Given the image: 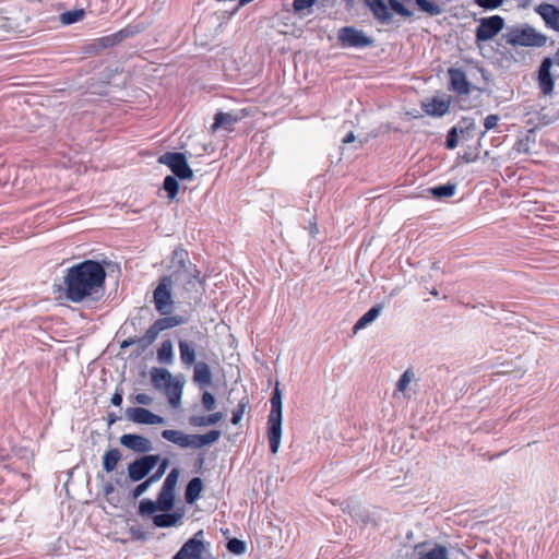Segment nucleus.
Here are the masks:
<instances>
[{
  "label": "nucleus",
  "instance_id": "obj_23",
  "mask_svg": "<svg viewBox=\"0 0 559 559\" xmlns=\"http://www.w3.org/2000/svg\"><path fill=\"white\" fill-rule=\"evenodd\" d=\"M193 366V381L200 388L211 385L213 381V374L210 366L204 361H198Z\"/></svg>",
  "mask_w": 559,
  "mask_h": 559
},
{
  "label": "nucleus",
  "instance_id": "obj_20",
  "mask_svg": "<svg viewBox=\"0 0 559 559\" xmlns=\"http://www.w3.org/2000/svg\"><path fill=\"white\" fill-rule=\"evenodd\" d=\"M162 512L163 513H160V514L153 513L151 515L153 524L156 527L166 528V527L176 526L180 522V520L183 518V512L181 510H178L175 512H170V511H162Z\"/></svg>",
  "mask_w": 559,
  "mask_h": 559
},
{
  "label": "nucleus",
  "instance_id": "obj_30",
  "mask_svg": "<svg viewBox=\"0 0 559 559\" xmlns=\"http://www.w3.org/2000/svg\"><path fill=\"white\" fill-rule=\"evenodd\" d=\"M122 454L119 449L114 448L107 450L103 455V468L107 473H111L116 469Z\"/></svg>",
  "mask_w": 559,
  "mask_h": 559
},
{
  "label": "nucleus",
  "instance_id": "obj_2",
  "mask_svg": "<svg viewBox=\"0 0 559 559\" xmlns=\"http://www.w3.org/2000/svg\"><path fill=\"white\" fill-rule=\"evenodd\" d=\"M169 269L171 272L167 276L188 293L195 289L198 284H203L198 266L190 261L188 251L182 247L173 251Z\"/></svg>",
  "mask_w": 559,
  "mask_h": 559
},
{
  "label": "nucleus",
  "instance_id": "obj_50",
  "mask_svg": "<svg viewBox=\"0 0 559 559\" xmlns=\"http://www.w3.org/2000/svg\"><path fill=\"white\" fill-rule=\"evenodd\" d=\"M134 399H135V402L141 405H151L153 403V399L145 393L136 394Z\"/></svg>",
  "mask_w": 559,
  "mask_h": 559
},
{
  "label": "nucleus",
  "instance_id": "obj_57",
  "mask_svg": "<svg viewBox=\"0 0 559 559\" xmlns=\"http://www.w3.org/2000/svg\"><path fill=\"white\" fill-rule=\"evenodd\" d=\"M439 269H440L439 263L438 262H433L432 265H431V270L439 271Z\"/></svg>",
  "mask_w": 559,
  "mask_h": 559
},
{
  "label": "nucleus",
  "instance_id": "obj_13",
  "mask_svg": "<svg viewBox=\"0 0 559 559\" xmlns=\"http://www.w3.org/2000/svg\"><path fill=\"white\" fill-rule=\"evenodd\" d=\"M187 319L182 316H164L163 318L157 319L147 330H146V338L152 341L153 343L156 341L158 334L165 330L176 328L178 325L185 324Z\"/></svg>",
  "mask_w": 559,
  "mask_h": 559
},
{
  "label": "nucleus",
  "instance_id": "obj_44",
  "mask_svg": "<svg viewBox=\"0 0 559 559\" xmlns=\"http://www.w3.org/2000/svg\"><path fill=\"white\" fill-rule=\"evenodd\" d=\"M457 140H459V130L456 127H452L447 134L445 139V147L448 150H453L457 146Z\"/></svg>",
  "mask_w": 559,
  "mask_h": 559
},
{
  "label": "nucleus",
  "instance_id": "obj_3",
  "mask_svg": "<svg viewBox=\"0 0 559 559\" xmlns=\"http://www.w3.org/2000/svg\"><path fill=\"white\" fill-rule=\"evenodd\" d=\"M179 475V468H173L163 483L157 500L142 499L139 503L138 513L141 516H145L152 515L157 511H171L176 502V486Z\"/></svg>",
  "mask_w": 559,
  "mask_h": 559
},
{
  "label": "nucleus",
  "instance_id": "obj_31",
  "mask_svg": "<svg viewBox=\"0 0 559 559\" xmlns=\"http://www.w3.org/2000/svg\"><path fill=\"white\" fill-rule=\"evenodd\" d=\"M223 416L224 415L221 412H216L207 416H191L189 418V424L193 427L212 426L221 421L223 419Z\"/></svg>",
  "mask_w": 559,
  "mask_h": 559
},
{
  "label": "nucleus",
  "instance_id": "obj_10",
  "mask_svg": "<svg viewBox=\"0 0 559 559\" xmlns=\"http://www.w3.org/2000/svg\"><path fill=\"white\" fill-rule=\"evenodd\" d=\"M337 39L343 47L366 48L374 45V39L367 36L361 29L354 26H344L338 29Z\"/></svg>",
  "mask_w": 559,
  "mask_h": 559
},
{
  "label": "nucleus",
  "instance_id": "obj_51",
  "mask_svg": "<svg viewBox=\"0 0 559 559\" xmlns=\"http://www.w3.org/2000/svg\"><path fill=\"white\" fill-rule=\"evenodd\" d=\"M157 468L156 471L159 472L162 475H164L169 466V460L168 459H162L160 457V461L157 463Z\"/></svg>",
  "mask_w": 559,
  "mask_h": 559
},
{
  "label": "nucleus",
  "instance_id": "obj_16",
  "mask_svg": "<svg viewBox=\"0 0 559 559\" xmlns=\"http://www.w3.org/2000/svg\"><path fill=\"white\" fill-rule=\"evenodd\" d=\"M126 416L129 420L141 425H160L165 423L164 417L144 407H128Z\"/></svg>",
  "mask_w": 559,
  "mask_h": 559
},
{
  "label": "nucleus",
  "instance_id": "obj_32",
  "mask_svg": "<svg viewBox=\"0 0 559 559\" xmlns=\"http://www.w3.org/2000/svg\"><path fill=\"white\" fill-rule=\"evenodd\" d=\"M157 360L164 365H170L174 361V346L170 340L163 341L157 349Z\"/></svg>",
  "mask_w": 559,
  "mask_h": 559
},
{
  "label": "nucleus",
  "instance_id": "obj_5",
  "mask_svg": "<svg viewBox=\"0 0 559 559\" xmlns=\"http://www.w3.org/2000/svg\"><path fill=\"white\" fill-rule=\"evenodd\" d=\"M364 2L371 11L373 17L382 25H388L392 22L393 14L391 11L405 19L413 16V12L400 0H388V4L383 0H364Z\"/></svg>",
  "mask_w": 559,
  "mask_h": 559
},
{
  "label": "nucleus",
  "instance_id": "obj_41",
  "mask_svg": "<svg viewBox=\"0 0 559 559\" xmlns=\"http://www.w3.org/2000/svg\"><path fill=\"white\" fill-rule=\"evenodd\" d=\"M460 132L463 138H472L474 135V131L476 129V124L474 119L472 118H463L461 121Z\"/></svg>",
  "mask_w": 559,
  "mask_h": 559
},
{
  "label": "nucleus",
  "instance_id": "obj_21",
  "mask_svg": "<svg viewBox=\"0 0 559 559\" xmlns=\"http://www.w3.org/2000/svg\"><path fill=\"white\" fill-rule=\"evenodd\" d=\"M182 389L183 381H179L177 379H173L162 388L164 394L166 395L169 404L173 407H178L180 405L182 397Z\"/></svg>",
  "mask_w": 559,
  "mask_h": 559
},
{
  "label": "nucleus",
  "instance_id": "obj_4",
  "mask_svg": "<svg viewBox=\"0 0 559 559\" xmlns=\"http://www.w3.org/2000/svg\"><path fill=\"white\" fill-rule=\"evenodd\" d=\"M270 402L271 411L267 416V439L271 452L276 454L281 445L283 421L282 392L277 385L272 393Z\"/></svg>",
  "mask_w": 559,
  "mask_h": 559
},
{
  "label": "nucleus",
  "instance_id": "obj_49",
  "mask_svg": "<svg viewBox=\"0 0 559 559\" xmlns=\"http://www.w3.org/2000/svg\"><path fill=\"white\" fill-rule=\"evenodd\" d=\"M122 401H123V390L121 388H117L115 393L111 396L110 402L114 406H120L122 404Z\"/></svg>",
  "mask_w": 559,
  "mask_h": 559
},
{
  "label": "nucleus",
  "instance_id": "obj_45",
  "mask_svg": "<svg viewBox=\"0 0 559 559\" xmlns=\"http://www.w3.org/2000/svg\"><path fill=\"white\" fill-rule=\"evenodd\" d=\"M201 402H202L204 409L207 412L214 411L216 407L215 396L209 391L203 392Z\"/></svg>",
  "mask_w": 559,
  "mask_h": 559
},
{
  "label": "nucleus",
  "instance_id": "obj_25",
  "mask_svg": "<svg viewBox=\"0 0 559 559\" xmlns=\"http://www.w3.org/2000/svg\"><path fill=\"white\" fill-rule=\"evenodd\" d=\"M383 305L377 304L372 306L366 313H364L355 323L353 332L357 333L359 330L365 329L368 324L372 323L382 312Z\"/></svg>",
  "mask_w": 559,
  "mask_h": 559
},
{
  "label": "nucleus",
  "instance_id": "obj_15",
  "mask_svg": "<svg viewBox=\"0 0 559 559\" xmlns=\"http://www.w3.org/2000/svg\"><path fill=\"white\" fill-rule=\"evenodd\" d=\"M248 116L246 109L240 111L223 112L218 111L214 116V123L212 124V131L215 132L217 129H224L227 132L234 130V126Z\"/></svg>",
  "mask_w": 559,
  "mask_h": 559
},
{
  "label": "nucleus",
  "instance_id": "obj_34",
  "mask_svg": "<svg viewBox=\"0 0 559 559\" xmlns=\"http://www.w3.org/2000/svg\"><path fill=\"white\" fill-rule=\"evenodd\" d=\"M187 433L180 430L166 429L162 431V437L181 448H188Z\"/></svg>",
  "mask_w": 559,
  "mask_h": 559
},
{
  "label": "nucleus",
  "instance_id": "obj_18",
  "mask_svg": "<svg viewBox=\"0 0 559 559\" xmlns=\"http://www.w3.org/2000/svg\"><path fill=\"white\" fill-rule=\"evenodd\" d=\"M535 12L543 19L545 25L559 33V8L550 3H540Z\"/></svg>",
  "mask_w": 559,
  "mask_h": 559
},
{
  "label": "nucleus",
  "instance_id": "obj_53",
  "mask_svg": "<svg viewBox=\"0 0 559 559\" xmlns=\"http://www.w3.org/2000/svg\"><path fill=\"white\" fill-rule=\"evenodd\" d=\"M103 491H104L105 496L108 497L109 495L115 492V487L110 481H107L103 486Z\"/></svg>",
  "mask_w": 559,
  "mask_h": 559
},
{
  "label": "nucleus",
  "instance_id": "obj_43",
  "mask_svg": "<svg viewBox=\"0 0 559 559\" xmlns=\"http://www.w3.org/2000/svg\"><path fill=\"white\" fill-rule=\"evenodd\" d=\"M317 0H294L293 10L295 14H302L305 10L310 9Z\"/></svg>",
  "mask_w": 559,
  "mask_h": 559
},
{
  "label": "nucleus",
  "instance_id": "obj_39",
  "mask_svg": "<svg viewBox=\"0 0 559 559\" xmlns=\"http://www.w3.org/2000/svg\"><path fill=\"white\" fill-rule=\"evenodd\" d=\"M226 548L234 555H242L247 550V544L238 538H229L226 544Z\"/></svg>",
  "mask_w": 559,
  "mask_h": 559
},
{
  "label": "nucleus",
  "instance_id": "obj_28",
  "mask_svg": "<svg viewBox=\"0 0 559 559\" xmlns=\"http://www.w3.org/2000/svg\"><path fill=\"white\" fill-rule=\"evenodd\" d=\"M178 346L180 359L183 365L191 366L198 362L195 349L192 343L185 340H180Z\"/></svg>",
  "mask_w": 559,
  "mask_h": 559
},
{
  "label": "nucleus",
  "instance_id": "obj_48",
  "mask_svg": "<svg viewBox=\"0 0 559 559\" xmlns=\"http://www.w3.org/2000/svg\"><path fill=\"white\" fill-rule=\"evenodd\" d=\"M150 487L151 485L146 479L141 480V483L132 490V498H140Z\"/></svg>",
  "mask_w": 559,
  "mask_h": 559
},
{
  "label": "nucleus",
  "instance_id": "obj_6",
  "mask_svg": "<svg viewBox=\"0 0 559 559\" xmlns=\"http://www.w3.org/2000/svg\"><path fill=\"white\" fill-rule=\"evenodd\" d=\"M174 283L170 277L163 275L153 292V302L156 311L162 316L170 314L174 310L173 288Z\"/></svg>",
  "mask_w": 559,
  "mask_h": 559
},
{
  "label": "nucleus",
  "instance_id": "obj_7",
  "mask_svg": "<svg viewBox=\"0 0 559 559\" xmlns=\"http://www.w3.org/2000/svg\"><path fill=\"white\" fill-rule=\"evenodd\" d=\"M507 43L511 46L543 47L547 43V36L532 26L513 27L507 35Z\"/></svg>",
  "mask_w": 559,
  "mask_h": 559
},
{
  "label": "nucleus",
  "instance_id": "obj_59",
  "mask_svg": "<svg viewBox=\"0 0 559 559\" xmlns=\"http://www.w3.org/2000/svg\"><path fill=\"white\" fill-rule=\"evenodd\" d=\"M530 0H523L521 7L525 8L528 4Z\"/></svg>",
  "mask_w": 559,
  "mask_h": 559
},
{
  "label": "nucleus",
  "instance_id": "obj_55",
  "mask_svg": "<svg viewBox=\"0 0 559 559\" xmlns=\"http://www.w3.org/2000/svg\"><path fill=\"white\" fill-rule=\"evenodd\" d=\"M119 419L118 416H116L114 413L108 414V426H111Z\"/></svg>",
  "mask_w": 559,
  "mask_h": 559
},
{
  "label": "nucleus",
  "instance_id": "obj_11",
  "mask_svg": "<svg viewBox=\"0 0 559 559\" xmlns=\"http://www.w3.org/2000/svg\"><path fill=\"white\" fill-rule=\"evenodd\" d=\"M554 64L559 67V48L556 50L552 58L545 57L537 70L538 87L544 95H550L554 92L555 81L551 73Z\"/></svg>",
  "mask_w": 559,
  "mask_h": 559
},
{
  "label": "nucleus",
  "instance_id": "obj_47",
  "mask_svg": "<svg viewBox=\"0 0 559 559\" xmlns=\"http://www.w3.org/2000/svg\"><path fill=\"white\" fill-rule=\"evenodd\" d=\"M500 120V117L498 115H489L485 118V121H484V126H485V131L481 132L480 136L483 138L485 134H486V131L487 130H490V129H493L498 126V122Z\"/></svg>",
  "mask_w": 559,
  "mask_h": 559
},
{
  "label": "nucleus",
  "instance_id": "obj_60",
  "mask_svg": "<svg viewBox=\"0 0 559 559\" xmlns=\"http://www.w3.org/2000/svg\"><path fill=\"white\" fill-rule=\"evenodd\" d=\"M430 294H431V295H433V296H438V295H439V293H438V290H437L436 288H433V289L430 292Z\"/></svg>",
  "mask_w": 559,
  "mask_h": 559
},
{
  "label": "nucleus",
  "instance_id": "obj_56",
  "mask_svg": "<svg viewBox=\"0 0 559 559\" xmlns=\"http://www.w3.org/2000/svg\"><path fill=\"white\" fill-rule=\"evenodd\" d=\"M197 463H198L199 468H201L204 463V456L200 455Z\"/></svg>",
  "mask_w": 559,
  "mask_h": 559
},
{
  "label": "nucleus",
  "instance_id": "obj_24",
  "mask_svg": "<svg viewBox=\"0 0 559 559\" xmlns=\"http://www.w3.org/2000/svg\"><path fill=\"white\" fill-rule=\"evenodd\" d=\"M203 480L200 477L190 479L185 489V500L188 504H193L203 491Z\"/></svg>",
  "mask_w": 559,
  "mask_h": 559
},
{
  "label": "nucleus",
  "instance_id": "obj_58",
  "mask_svg": "<svg viewBox=\"0 0 559 559\" xmlns=\"http://www.w3.org/2000/svg\"><path fill=\"white\" fill-rule=\"evenodd\" d=\"M480 72H481L483 78L487 80L488 79L487 78L488 72L486 70H484V69H481Z\"/></svg>",
  "mask_w": 559,
  "mask_h": 559
},
{
  "label": "nucleus",
  "instance_id": "obj_35",
  "mask_svg": "<svg viewBox=\"0 0 559 559\" xmlns=\"http://www.w3.org/2000/svg\"><path fill=\"white\" fill-rule=\"evenodd\" d=\"M418 559H449V551L445 546L436 544L433 548L421 554Z\"/></svg>",
  "mask_w": 559,
  "mask_h": 559
},
{
  "label": "nucleus",
  "instance_id": "obj_12",
  "mask_svg": "<svg viewBox=\"0 0 559 559\" xmlns=\"http://www.w3.org/2000/svg\"><path fill=\"white\" fill-rule=\"evenodd\" d=\"M504 27V19L500 15H491L479 20L475 31L476 43H484L495 38Z\"/></svg>",
  "mask_w": 559,
  "mask_h": 559
},
{
  "label": "nucleus",
  "instance_id": "obj_17",
  "mask_svg": "<svg viewBox=\"0 0 559 559\" xmlns=\"http://www.w3.org/2000/svg\"><path fill=\"white\" fill-rule=\"evenodd\" d=\"M450 84L449 90L457 95H468L472 92V84L467 81L465 72L460 68H450L448 70Z\"/></svg>",
  "mask_w": 559,
  "mask_h": 559
},
{
  "label": "nucleus",
  "instance_id": "obj_22",
  "mask_svg": "<svg viewBox=\"0 0 559 559\" xmlns=\"http://www.w3.org/2000/svg\"><path fill=\"white\" fill-rule=\"evenodd\" d=\"M221 437L219 430H211L204 435H188V448H202L216 442Z\"/></svg>",
  "mask_w": 559,
  "mask_h": 559
},
{
  "label": "nucleus",
  "instance_id": "obj_29",
  "mask_svg": "<svg viewBox=\"0 0 559 559\" xmlns=\"http://www.w3.org/2000/svg\"><path fill=\"white\" fill-rule=\"evenodd\" d=\"M173 379L174 377L170 371L165 368L154 367L151 370V382L156 390H162V388Z\"/></svg>",
  "mask_w": 559,
  "mask_h": 559
},
{
  "label": "nucleus",
  "instance_id": "obj_36",
  "mask_svg": "<svg viewBox=\"0 0 559 559\" xmlns=\"http://www.w3.org/2000/svg\"><path fill=\"white\" fill-rule=\"evenodd\" d=\"M163 189L170 200H175L179 191L178 178L171 175L166 176L163 182Z\"/></svg>",
  "mask_w": 559,
  "mask_h": 559
},
{
  "label": "nucleus",
  "instance_id": "obj_26",
  "mask_svg": "<svg viewBox=\"0 0 559 559\" xmlns=\"http://www.w3.org/2000/svg\"><path fill=\"white\" fill-rule=\"evenodd\" d=\"M535 131L530 129L516 140L513 148L521 154H530L532 152V146L535 145Z\"/></svg>",
  "mask_w": 559,
  "mask_h": 559
},
{
  "label": "nucleus",
  "instance_id": "obj_37",
  "mask_svg": "<svg viewBox=\"0 0 559 559\" xmlns=\"http://www.w3.org/2000/svg\"><path fill=\"white\" fill-rule=\"evenodd\" d=\"M85 16V11L83 9H75L71 11H66L60 14V22L63 25L74 24Z\"/></svg>",
  "mask_w": 559,
  "mask_h": 559
},
{
  "label": "nucleus",
  "instance_id": "obj_9",
  "mask_svg": "<svg viewBox=\"0 0 559 559\" xmlns=\"http://www.w3.org/2000/svg\"><path fill=\"white\" fill-rule=\"evenodd\" d=\"M159 461V454H144L138 456L135 460L128 464V479L132 483L146 479V477L152 473Z\"/></svg>",
  "mask_w": 559,
  "mask_h": 559
},
{
  "label": "nucleus",
  "instance_id": "obj_8",
  "mask_svg": "<svg viewBox=\"0 0 559 559\" xmlns=\"http://www.w3.org/2000/svg\"><path fill=\"white\" fill-rule=\"evenodd\" d=\"M157 162L166 165L171 170V176L180 180H191L193 178V170L189 166L183 153L166 152L158 157Z\"/></svg>",
  "mask_w": 559,
  "mask_h": 559
},
{
  "label": "nucleus",
  "instance_id": "obj_38",
  "mask_svg": "<svg viewBox=\"0 0 559 559\" xmlns=\"http://www.w3.org/2000/svg\"><path fill=\"white\" fill-rule=\"evenodd\" d=\"M248 406H249V399L247 395H243L240 399L237 407L233 411V414H231V424L233 425H238L241 421L242 416Z\"/></svg>",
  "mask_w": 559,
  "mask_h": 559
},
{
  "label": "nucleus",
  "instance_id": "obj_33",
  "mask_svg": "<svg viewBox=\"0 0 559 559\" xmlns=\"http://www.w3.org/2000/svg\"><path fill=\"white\" fill-rule=\"evenodd\" d=\"M428 191L435 199H438V200L443 199V198H450V197L454 195V193L456 191V183L447 182L444 185H439V186L432 187Z\"/></svg>",
  "mask_w": 559,
  "mask_h": 559
},
{
  "label": "nucleus",
  "instance_id": "obj_46",
  "mask_svg": "<svg viewBox=\"0 0 559 559\" xmlns=\"http://www.w3.org/2000/svg\"><path fill=\"white\" fill-rule=\"evenodd\" d=\"M474 2L484 10H495L502 5L503 0H474Z\"/></svg>",
  "mask_w": 559,
  "mask_h": 559
},
{
  "label": "nucleus",
  "instance_id": "obj_14",
  "mask_svg": "<svg viewBox=\"0 0 559 559\" xmlns=\"http://www.w3.org/2000/svg\"><path fill=\"white\" fill-rule=\"evenodd\" d=\"M120 444L124 448L141 454H150L154 449L150 439L138 433H124L119 439Z\"/></svg>",
  "mask_w": 559,
  "mask_h": 559
},
{
  "label": "nucleus",
  "instance_id": "obj_19",
  "mask_svg": "<svg viewBox=\"0 0 559 559\" xmlns=\"http://www.w3.org/2000/svg\"><path fill=\"white\" fill-rule=\"evenodd\" d=\"M451 102L449 98L432 97L421 103L424 112L431 117H442L450 109Z\"/></svg>",
  "mask_w": 559,
  "mask_h": 559
},
{
  "label": "nucleus",
  "instance_id": "obj_42",
  "mask_svg": "<svg viewBox=\"0 0 559 559\" xmlns=\"http://www.w3.org/2000/svg\"><path fill=\"white\" fill-rule=\"evenodd\" d=\"M414 379V373L412 370H406L399 379L396 383V390L400 392H404L412 380Z\"/></svg>",
  "mask_w": 559,
  "mask_h": 559
},
{
  "label": "nucleus",
  "instance_id": "obj_1",
  "mask_svg": "<svg viewBox=\"0 0 559 559\" xmlns=\"http://www.w3.org/2000/svg\"><path fill=\"white\" fill-rule=\"evenodd\" d=\"M107 273L96 260H84L67 269L62 284H55V293H63L67 300L80 304L99 301L105 295Z\"/></svg>",
  "mask_w": 559,
  "mask_h": 559
},
{
  "label": "nucleus",
  "instance_id": "obj_54",
  "mask_svg": "<svg viewBox=\"0 0 559 559\" xmlns=\"http://www.w3.org/2000/svg\"><path fill=\"white\" fill-rule=\"evenodd\" d=\"M355 139H356V136H355L354 132L350 131L345 135V138L342 140V142H343V144H348V143L354 142Z\"/></svg>",
  "mask_w": 559,
  "mask_h": 559
},
{
  "label": "nucleus",
  "instance_id": "obj_40",
  "mask_svg": "<svg viewBox=\"0 0 559 559\" xmlns=\"http://www.w3.org/2000/svg\"><path fill=\"white\" fill-rule=\"evenodd\" d=\"M124 38V34L123 32H118L116 34H112V35H109V36H105V37H102L99 39V44L103 48H108V47H112L115 45H117L118 43H120L122 39Z\"/></svg>",
  "mask_w": 559,
  "mask_h": 559
},
{
  "label": "nucleus",
  "instance_id": "obj_27",
  "mask_svg": "<svg viewBox=\"0 0 559 559\" xmlns=\"http://www.w3.org/2000/svg\"><path fill=\"white\" fill-rule=\"evenodd\" d=\"M153 344L152 341H148L146 338V333L141 336V337H136V336H133V337H129L127 340H123L121 343H120V348L121 349H124L131 345H136V349H135V356L139 357L141 356L151 345Z\"/></svg>",
  "mask_w": 559,
  "mask_h": 559
},
{
  "label": "nucleus",
  "instance_id": "obj_52",
  "mask_svg": "<svg viewBox=\"0 0 559 559\" xmlns=\"http://www.w3.org/2000/svg\"><path fill=\"white\" fill-rule=\"evenodd\" d=\"M162 474L157 471H155L153 474H150L147 477H146V480L148 481V484L152 486L153 484H155L156 481H158L160 478H162Z\"/></svg>",
  "mask_w": 559,
  "mask_h": 559
}]
</instances>
